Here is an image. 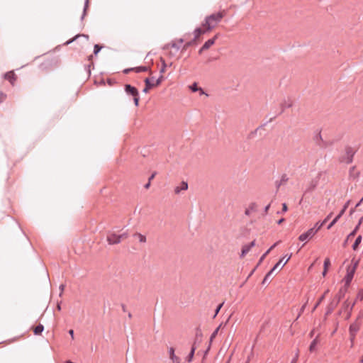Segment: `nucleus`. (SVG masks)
<instances>
[{
    "mask_svg": "<svg viewBox=\"0 0 363 363\" xmlns=\"http://www.w3.org/2000/svg\"><path fill=\"white\" fill-rule=\"evenodd\" d=\"M352 303H350L348 300H346L343 302L342 305V308L340 310L338 314L340 315L343 311H348V309L350 308Z\"/></svg>",
    "mask_w": 363,
    "mask_h": 363,
    "instance_id": "22",
    "label": "nucleus"
},
{
    "mask_svg": "<svg viewBox=\"0 0 363 363\" xmlns=\"http://www.w3.org/2000/svg\"><path fill=\"white\" fill-rule=\"evenodd\" d=\"M269 208H270V203H269L267 206H265V208L264 209V213L265 214H267L268 213Z\"/></svg>",
    "mask_w": 363,
    "mask_h": 363,
    "instance_id": "63",
    "label": "nucleus"
},
{
    "mask_svg": "<svg viewBox=\"0 0 363 363\" xmlns=\"http://www.w3.org/2000/svg\"><path fill=\"white\" fill-rule=\"evenodd\" d=\"M251 250V248L249 247L248 244L247 245H244L242 247V250H241V255L240 256L242 257L244 256H245L248 252L249 251Z\"/></svg>",
    "mask_w": 363,
    "mask_h": 363,
    "instance_id": "31",
    "label": "nucleus"
},
{
    "mask_svg": "<svg viewBox=\"0 0 363 363\" xmlns=\"http://www.w3.org/2000/svg\"><path fill=\"white\" fill-rule=\"evenodd\" d=\"M164 77L162 74H160V76L157 79L155 83H153L155 84V86H159L163 81Z\"/></svg>",
    "mask_w": 363,
    "mask_h": 363,
    "instance_id": "41",
    "label": "nucleus"
},
{
    "mask_svg": "<svg viewBox=\"0 0 363 363\" xmlns=\"http://www.w3.org/2000/svg\"><path fill=\"white\" fill-rule=\"evenodd\" d=\"M298 355H299V352H298V350H297V352H296L295 356L292 359L291 363H297Z\"/></svg>",
    "mask_w": 363,
    "mask_h": 363,
    "instance_id": "48",
    "label": "nucleus"
},
{
    "mask_svg": "<svg viewBox=\"0 0 363 363\" xmlns=\"http://www.w3.org/2000/svg\"><path fill=\"white\" fill-rule=\"evenodd\" d=\"M134 237H138V239H139V241L140 242H146V237L143 235H142L141 233H135L134 235H133Z\"/></svg>",
    "mask_w": 363,
    "mask_h": 363,
    "instance_id": "34",
    "label": "nucleus"
},
{
    "mask_svg": "<svg viewBox=\"0 0 363 363\" xmlns=\"http://www.w3.org/2000/svg\"><path fill=\"white\" fill-rule=\"evenodd\" d=\"M330 265V259L325 258V259L324 260V264H323V267H324L323 269H328Z\"/></svg>",
    "mask_w": 363,
    "mask_h": 363,
    "instance_id": "44",
    "label": "nucleus"
},
{
    "mask_svg": "<svg viewBox=\"0 0 363 363\" xmlns=\"http://www.w3.org/2000/svg\"><path fill=\"white\" fill-rule=\"evenodd\" d=\"M169 357L172 363H181V359L175 354V350L170 347L168 350Z\"/></svg>",
    "mask_w": 363,
    "mask_h": 363,
    "instance_id": "12",
    "label": "nucleus"
},
{
    "mask_svg": "<svg viewBox=\"0 0 363 363\" xmlns=\"http://www.w3.org/2000/svg\"><path fill=\"white\" fill-rule=\"evenodd\" d=\"M318 342V337H316L310 344V346H309L310 352H312L315 351Z\"/></svg>",
    "mask_w": 363,
    "mask_h": 363,
    "instance_id": "30",
    "label": "nucleus"
},
{
    "mask_svg": "<svg viewBox=\"0 0 363 363\" xmlns=\"http://www.w3.org/2000/svg\"><path fill=\"white\" fill-rule=\"evenodd\" d=\"M357 265V262H355L354 264L352 267H348V269L347 270V274L344 278V280L345 282V284L344 286H347V288L348 286L350 284V283L353 279Z\"/></svg>",
    "mask_w": 363,
    "mask_h": 363,
    "instance_id": "5",
    "label": "nucleus"
},
{
    "mask_svg": "<svg viewBox=\"0 0 363 363\" xmlns=\"http://www.w3.org/2000/svg\"><path fill=\"white\" fill-rule=\"evenodd\" d=\"M124 89L127 94L133 96L134 104L135 106H138L140 100L138 90L130 84H125Z\"/></svg>",
    "mask_w": 363,
    "mask_h": 363,
    "instance_id": "3",
    "label": "nucleus"
},
{
    "mask_svg": "<svg viewBox=\"0 0 363 363\" xmlns=\"http://www.w3.org/2000/svg\"><path fill=\"white\" fill-rule=\"evenodd\" d=\"M161 62L162 63V67H161V69L160 70V72L161 74H162L165 72V69H166L167 65L165 63L164 60L162 57H161Z\"/></svg>",
    "mask_w": 363,
    "mask_h": 363,
    "instance_id": "40",
    "label": "nucleus"
},
{
    "mask_svg": "<svg viewBox=\"0 0 363 363\" xmlns=\"http://www.w3.org/2000/svg\"><path fill=\"white\" fill-rule=\"evenodd\" d=\"M102 46L99 45V44H96L94 47V55H98V53L101 51V50L102 49Z\"/></svg>",
    "mask_w": 363,
    "mask_h": 363,
    "instance_id": "39",
    "label": "nucleus"
},
{
    "mask_svg": "<svg viewBox=\"0 0 363 363\" xmlns=\"http://www.w3.org/2000/svg\"><path fill=\"white\" fill-rule=\"evenodd\" d=\"M188 189V184L186 182L182 181L179 186L175 187L174 193L179 194L181 191H185Z\"/></svg>",
    "mask_w": 363,
    "mask_h": 363,
    "instance_id": "19",
    "label": "nucleus"
},
{
    "mask_svg": "<svg viewBox=\"0 0 363 363\" xmlns=\"http://www.w3.org/2000/svg\"><path fill=\"white\" fill-rule=\"evenodd\" d=\"M292 102L291 101H289V102H286V101H284V103L281 104V113L286 109V108H291L292 106Z\"/></svg>",
    "mask_w": 363,
    "mask_h": 363,
    "instance_id": "33",
    "label": "nucleus"
},
{
    "mask_svg": "<svg viewBox=\"0 0 363 363\" xmlns=\"http://www.w3.org/2000/svg\"><path fill=\"white\" fill-rule=\"evenodd\" d=\"M107 242L109 245H116L120 243L118 235L115 233H110L107 235Z\"/></svg>",
    "mask_w": 363,
    "mask_h": 363,
    "instance_id": "11",
    "label": "nucleus"
},
{
    "mask_svg": "<svg viewBox=\"0 0 363 363\" xmlns=\"http://www.w3.org/2000/svg\"><path fill=\"white\" fill-rule=\"evenodd\" d=\"M219 33L215 35L212 38L208 39L205 43L203 45V49H209L216 42V40L218 39L219 36Z\"/></svg>",
    "mask_w": 363,
    "mask_h": 363,
    "instance_id": "15",
    "label": "nucleus"
},
{
    "mask_svg": "<svg viewBox=\"0 0 363 363\" xmlns=\"http://www.w3.org/2000/svg\"><path fill=\"white\" fill-rule=\"evenodd\" d=\"M107 83H108V84L109 86H113V84H115L116 83V82L114 79H107Z\"/></svg>",
    "mask_w": 363,
    "mask_h": 363,
    "instance_id": "56",
    "label": "nucleus"
},
{
    "mask_svg": "<svg viewBox=\"0 0 363 363\" xmlns=\"http://www.w3.org/2000/svg\"><path fill=\"white\" fill-rule=\"evenodd\" d=\"M288 180H289V177H287V175L286 174H282L281 179L279 181H276V182H275L277 189L278 190L279 189V187L282 184H285Z\"/></svg>",
    "mask_w": 363,
    "mask_h": 363,
    "instance_id": "20",
    "label": "nucleus"
},
{
    "mask_svg": "<svg viewBox=\"0 0 363 363\" xmlns=\"http://www.w3.org/2000/svg\"><path fill=\"white\" fill-rule=\"evenodd\" d=\"M316 233L317 230H315V228H310L306 232L300 235L298 237V240L300 241H305L309 240L312 238L315 235Z\"/></svg>",
    "mask_w": 363,
    "mask_h": 363,
    "instance_id": "7",
    "label": "nucleus"
},
{
    "mask_svg": "<svg viewBox=\"0 0 363 363\" xmlns=\"http://www.w3.org/2000/svg\"><path fill=\"white\" fill-rule=\"evenodd\" d=\"M44 330V326L42 324L38 325L35 328L33 329V333L35 335H41Z\"/></svg>",
    "mask_w": 363,
    "mask_h": 363,
    "instance_id": "26",
    "label": "nucleus"
},
{
    "mask_svg": "<svg viewBox=\"0 0 363 363\" xmlns=\"http://www.w3.org/2000/svg\"><path fill=\"white\" fill-rule=\"evenodd\" d=\"M355 304V302H353L350 306V308L348 309V311H345V313H347V315H346V317H345V319H349L352 315V309H353V307Z\"/></svg>",
    "mask_w": 363,
    "mask_h": 363,
    "instance_id": "38",
    "label": "nucleus"
},
{
    "mask_svg": "<svg viewBox=\"0 0 363 363\" xmlns=\"http://www.w3.org/2000/svg\"><path fill=\"white\" fill-rule=\"evenodd\" d=\"M288 210V207H287V205L284 203H282V210H281V212H286Z\"/></svg>",
    "mask_w": 363,
    "mask_h": 363,
    "instance_id": "58",
    "label": "nucleus"
},
{
    "mask_svg": "<svg viewBox=\"0 0 363 363\" xmlns=\"http://www.w3.org/2000/svg\"><path fill=\"white\" fill-rule=\"evenodd\" d=\"M223 303H222L219 304V305L217 306V308H216V311H215V314H214V315H213V318H215V317L218 315V313H219V311H220V310L221 309V308L223 307Z\"/></svg>",
    "mask_w": 363,
    "mask_h": 363,
    "instance_id": "46",
    "label": "nucleus"
},
{
    "mask_svg": "<svg viewBox=\"0 0 363 363\" xmlns=\"http://www.w3.org/2000/svg\"><path fill=\"white\" fill-rule=\"evenodd\" d=\"M323 223H320V222H318L315 223V226L313 228H315V230H317V232L322 228V226L323 225Z\"/></svg>",
    "mask_w": 363,
    "mask_h": 363,
    "instance_id": "47",
    "label": "nucleus"
},
{
    "mask_svg": "<svg viewBox=\"0 0 363 363\" xmlns=\"http://www.w3.org/2000/svg\"><path fill=\"white\" fill-rule=\"evenodd\" d=\"M337 305L338 303L333 299L327 306L325 315L331 314Z\"/></svg>",
    "mask_w": 363,
    "mask_h": 363,
    "instance_id": "16",
    "label": "nucleus"
},
{
    "mask_svg": "<svg viewBox=\"0 0 363 363\" xmlns=\"http://www.w3.org/2000/svg\"><path fill=\"white\" fill-rule=\"evenodd\" d=\"M6 98V94L0 91V104L3 102Z\"/></svg>",
    "mask_w": 363,
    "mask_h": 363,
    "instance_id": "50",
    "label": "nucleus"
},
{
    "mask_svg": "<svg viewBox=\"0 0 363 363\" xmlns=\"http://www.w3.org/2000/svg\"><path fill=\"white\" fill-rule=\"evenodd\" d=\"M202 336H203V335H202L201 330L199 328H197L196 330V337H195V340H194V342H196V344L198 342H200L201 340Z\"/></svg>",
    "mask_w": 363,
    "mask_h": 363,
    "instance_id": "29",
    "label": "nucleus"
},
{
    "mask_svg": "<svg viewBox=\"0 0 363 363\" xmlns=\"http://www.w3.org/2000/svg\"><path fill=\"white\" fill-rule=\"evenodd\" d=\"M274 271V269H273V268L265 275L263 281H262V284H268L270 282V277L273 273V272Z\"/></svg>",
    "mask_w": 363,
    "mask_h": 363,
    "instance_id": "27",
    "label": "nucleus"
},
{
    "mask_svg": "<svg viewBox=\"0 0 363 363\" xmlns=\"http://www.w3.org/2000/svg\"><path fill=\"white\" fill-rule=\"evenodd\" d=\"M128 237V234L127 232H124V233L118 235L120 242H121V240L126 239Z\"/></svg>",
    "mask_w": 363,
    "mask_h": 363,
    "instance_id": "43",
    "label": "nucleus"
},
{
    "mask_svg": "<svg viewBox=\"0 0 363 363\" xmlns=\"http://www.w3.org/2000/svg\"><path fill=\"white\" fill-rule=\"evenodd\" d=\"M134 71L137 73L147 72L150 69V67L147 66H140L133 67Z\"/></svg>",
    "mask_w": 363,
    "mask_h": 363,
    "instance_id": "28",
    "label": "nucleus"
},
{
    "mask_svg": "<svg viewBox=\"0 0 363 363\" xmlns=\"http://www.w3.org/2000/svg\"><path fill=\"white\" fill-rule=\"evenodd\" d=\"M220 327V326H218V328H217L213 331V333L211 334V337H210L211 341V340H213V339L216 336V335H217V333H218V330H219Z\"/></svg>",
    "mask_w": 363,
    "mask_h": 363,
    "instance_id": "49",
    "label": "nucleus"
},
{
    "mask_svg": "<svg viewBox=\"0 0 363 363\" xmlns=\"http://www.w3.org/2000/svg\"><path fill=\"white\" fill-rule=\"evenodd\" d=\"M257 211V204L255 202L251 203L248 208L245 209V214L246 216H250L252 212H256Z\"/></svg>",
    "mask_w": 363,
    "mask_h": 363,
    "instance_id": "17",
    "label": "nucleus"
},
{
    "mask_svg": "<svg viewBox=\"0 0 363 363\" xmlns=\"http://www.w3.org/2000/svg\"><path fill=\"white\" fill-rule=\"evenodd\" d=\"M329 292V289H327L324 294L318 298L317 303L315 304L314 307L313 308L312 312H313L318 306L321 303V302L325 299L326 294Z\"/></svg>",
    "mask_w": 363,
    "mask_h": 363,
    "instance_id": "24",
    "label": "nucleus"
},
{
    "mask_svg": "<svg viewBox=\"0 0 363 363\" xmlns=\"http://www.w3.org/2000/svg\"><path fill=\"white\" fill-rule=\"evenodd\" d=\"M177 52H176L174 50H172V49H170L168 55L170 57H174L177 55Z\"/></svg>",
    "mask_w": 363,
    "mask_h": 363,
    "instance_id": "54",
    "label": "nucleus"
},
{
    "mask_svg": "<svg viewBox=\"0 0 363 363\" xmlns=\"http://www.w3.org/2000/svg\"><path fill=\"white\" fill-rule=\"evenodd\" d=\"M184 43L183 38L177 39L164 45V50H174L176 52H178L180 49V44Z\"/></svg>",
    "mask_w": 363,
    "mask_h": 363,
    "instance_id": "4",
    "label": "nucleus"
},
{
    "mask_svg": "<svg viewBox=\"0 0 363 363\" xmlns=\"http://www.w3.org/2000/svg\"><path fill=\"white\" fill-rule=\"evenodd\" d=\"M359 228V226L356 225L354 229L348 235L347 239H349L351 237H354L355 235V234L357 233Z\"/></svg>",
    "mask_w": 363,
    "mask_h": 363,
    "instance_id": "45",
    "label": "nucleus"
},
{
    "mask_svg": "<svg viewBox=\"0 0 363 363\" xmlns=\"http://www.w3.org/2000/svg\"><path fill=\"white\" fill-rule=\"evenodd\" d=\"M196 43L194 40H191L189 42H186L184 45H183V48H182V50H186L188 48H189L190 46L196 44Z\"/></svg>",
    "mask_w": 363,
    "mask_h": 363,
    "instance_id": "36",
    "label": "nucleus"
},
{
    "mask_svg": "<svg viewBox=\"0 0 363 363\" xmlns=\"http://www.w3.org/2000/svg\"><path fill=\"white\" fill-rule=\"evenodd\" d=\"M363 318V310L360 311L358 315H357V318L355 320H358V321H360V320Z\"/></svg>",
    "mask_w": 363,
    "mask_h": 363,
    "instance_id": "55",
    "label": "nucleus"
},
{
    "mask_svg": "<svg viewBox=\"0 0 363 363\" xmlns=\"http://www.w3.org/2000/svg\"><path fill=\"white\" fill-rule=\"evenodd\" d=\"M361 322L358 320H355L354 323H351L349 328V334L353 335H357V333L360 329Z\"/></svg>",
    "mask_w": 363,
    "mask_h": 363,
    "instance_id": "8",
    "label": "nucleus"
},
{
    "mask_svg": "<svg viewBox=\"0 0 363 363\" xmlns=\"http://www.w3.org/2000/svg\"><path fill=\"white\" fill-rule=\"evenodd\" d=\"M208 33H209V32H208V30H206V27H203L201 26V27L196 28L193 32L194 37L192 40H194L196 43V41L199 38L200 35Z\"/></svg>",
    "mask_w": 363,
    "mask_h": 363,
    "instance_id": "9",
    "label": "nucleus"
},
{
    "mask_svg": "<svg viewBox=\"0 0 363 363\" xmlns=\"http://www.w3.org/2000/svg\"><path fill=\"white\" fill-rule=\"evenodd\" d=\"M321 176V173H318V176L313 179L310 184H308V186L306 188V191H304V195L308 194V193H310V192H312L313 191H314L315 189V188L317 187L318 184V182H319V179H320V177Z\"/></svg>",
    "mask_w": 363,
    "mask_h": 363,
    "instance_id": "6",
    "label": "nucleus"
},
{
    "mask_svg": "<svg viewBox=\"0 0 363 363\" xmlns=\"http://www.w3.org/2000/svg\"><path fill=\"white\" fill-rule=\"evenodd\" d=\"M225 11H222L206 16L202 23V26L206 27V30H208V32L211 31L218 25L222 18L225 16Z\"/></svg>",
    "mask_w": 363,
    "mask_h": 363,
    "instance_id": "1",
    "label": "nucleus"
},
{
    "mask_svg": "<svg viewBox=\"0 0 363 363\" xmlns=\"http://www.w3.org/2000/svg\"><path fill=\"white\" fill-rule=\"evenodd\" d=\"M134 71L133 67V68H127L123 70V72L125 74H128L130 72Z\"/></svg>",
    "mask_w": 363,
    "mask_h": 363,
    "instance_id": "60",
    "label": "nucleus"
},
{
    "mask_svg": "<svg viewBox=\"0 0 363 363\" xmlns=\"http://www.w3.org/2000/svg\"><path fill=\"white\" fill-rule=\"evenodd\" d=\"M337 222H335L333 219V221L328 225L327 229H330Z\"/></svg>",
    "mask_w": 363,
    "mask_h": 363,
    "instance_id": "59",
    "label": "nucleus"
},
{
    "mask_svg": "<svg viewBox=\"0 0 363 363\" xmlns=\"http://www.w3.org/2000/svg\"><path fill=\"white\" fill-rule=\"evenodd\" d=\"M89 5V0H85L83 13H82V16L81 18L82 20L84 19V16L86 15V11L88 9Z\"/></svg>",
    "mask_w": 363,
    "mask_h": 363,
    "instance_id": "35",
    "label": "nucleus"
},
{
    "mask_svg": "<svg viewBox=\"0 0 363 363\" xmlns=\"http://www.w3.org/2000/svg\"><path fill=\"white\" fill-rule=\"evenodd\" d=\"M284 257H283L282 259H281L272 268L273 269H277L279 267H280V265L282 264V261L284 259Z\"/></svg>",
    "mask_w": 363,
    "mask_h": 363,
    "instance_id": "53",
    "label": "nucleus"
},
{
    "mask_svg": "<svg viewBox=\"0 0 363 363\" xmlns=\"http://www.w3.org/2000/svg\"><path fill=\"white\" fill-rule=\"evenodd\" d=\"M291 255H289L287 257V258H286V261L283 263V264L281 265V268H282V267H284V265L288 262V261L291 259Z\"/></svg>",
    "mask_w": 363,
    "mask_h": 363,
    "instance_id": "62",
    "label": "nucleus"
},
{
    "mask_svg": "<svg viewBox=\"0 0 363 363\" xmlns=\"http://www.w3.org/2000/svg\"><path fill=\"white\" fill-rule=\"evenodd\" d=\"M196 342H194L191 346V351L189 352V354H188V356L186 357V361L188 362V363H190L192 362L193 360V358H194V353H195V350H196Z\"/></svg>",
    "mask_w": 363,
    "mask_h": 363,
    "instance_id": "18",
    "label": "nucleus"
},
{
    "mask_svg": "<svg viewBox=\"0 0 363 363\" xmlns=\"http://www.w3.org/2000/svg\"><path fill=\"white\" fill-rule=\"evenodd\" d=\"M362 235H359L357 237L354 244L352 245V249L354 250H355L357 248L358 245L362 242Z\"/></svg>",
    "mask_w": 363,
    "mask_h": 363,
    "instance_id": "32",
    "label": "nucleus"
},
{
    "mask_svg": "<svg viewBox=\"0 0 363 363\" xmlns=\"http://www.w3.org/2000/svg\"><path fill=\"white\" fill-rule=\"evenodd\" d=\"M347 291V286L341 287L333 299L339 303L340 301H341V299L343 298L344 296H345Z\"/></svg>",
    "mask_w": 363,
    "mask_h": 363,
    "instance_id": "13",
    "label": "nucleus"
},
{
    "mask_svg": "<svg viewBox=\"0 0 363 363\" xmlns=\"http://www.w3.org/2000/svg\"><path fill=\"white\" fill-rule=\"evenodd\" d=\"M356 151L353 149V147L347 146L345 147V155L340 158V161L346 164H350L353 161V157Z\"/></svg>",
    "mask_w": 363,
    "mask_h": 363,
    "instance_id": "2",
    "label": "nucleus"
},
{
    "mask_svg": "<svg viewBox=\"0 0 363 363\" xmlns=\"http://www.w3.org/2000/svg\"><path fill=\"white\" fill-rule=\"evenodd\" d=\"M314 141L320 148H326L328 145V143L323 140L320 132L314 137Z\"/></svg>",
    "mask_w": 363,
    "mask_h": 363,
    "instance_id": "10",
    "label": "nucleus"
},
{
    "mask_svg": "<svg viewBox=\"0 0 363 363\" xmlns=\"http://www.w3.org/2000/svg\"><path fill=\"white\" fill-rule=\"evenodd\" d=\"M271 249H268L259 258L257 265L260 264L263 260L265 259V257L267 256V255L270 252Z\"/></svg>",
    "mask_w": 363,
    "mask_h": 363,
    "instance_id": "37",
    "label": "nucleus"
},
{
    "mask_svg": "<svg viewBox=\"0 0 363 363\" xmlns=\"http://www.w3.org/2000/svg\"><path fill=\"white\" fill-rule=\"evenodd\" d=\"M355 169H356V167L355 166H352V167H351L350 168L349 177L350 178L356 179V178H357L359 177V172H356Z\"/></svg>",
    "mask_w": 363,
    "mask_h": 363,
    "instance_id": "23",
    "label": "nucleus"
},
{
    "mask_svg": "<svg viewBox=\"0 0 363 363\" xmlns=\"http://www.w3.org/2000/svg\"><path fill=\"white\" fill-rule=\"evenodd\" d=\"M357 299L362 301L363 299V289L359 291L357 295Z\"/></svg>",
    "mask_w": 363,
    "mask_h": 363,
    "instance_id": "52",
    "label": "nucleus"
},
{
    "mask_svg": "<svg viewBox=\"0 0 363 363\" xmlns=\"http://www.w3.org/2000/svg\"><path fill=\"white\" fill-rule=\"evenodd\" d=\"M145 86L143 90V92L147 93L150 89L155 86V84L153 83L150 82V80L149 78H146L145 79Z\"/></svg>",
    "mask_w": 363,
    "mask_h": 363,
    "instance_id": "21",
    "label": "nucleus"
},
{
    "mask_svg": "<svg viewBox=\"0 0 363 363\" xmlns=\"http://www.w3.org/2000/svg\"><path fill=\"white\" fill-rule=\"evenodd\" d=\"M80 37H84L85 38L86 40L89 39V35H85V34H77L73 38L67 40L65 45H69L70 43H72V42L75 41L77 38H80Z\"/></svg>",
    "mask_w": 363,
    "mask_h": 363,
    "instance_id": "25",
    "label": "nucleus"
},
{
    "mask_svg": "<svg viewBox=\"0 0 363 363\" xmlns=\"http://www.w3.org/2000/svg\"><path fill=\"white\" fill-rule=\"evenodd\" d=\"M332 216V213H330L328 216H327V217L322 221V223H323V224H325L331 217Z\"/></svg>",
    "mask_w": 363,
    "mask_h": 363,
    "instance_id": "61",
    "label": "nucleus"
},
{
    "mask_svg": "<svg viewBox=\"0 0 363 363\" xmlns=\"http://www.w3.org/2000/svg\"><path fill=\"white\" fill-rule=\"evenodd\" d=\"M355 337H356V335L352 336V335H350V340L351 342L350 347H354V342Z\"/></svg>",
    "mask_w": 363,
    "mask_h": 363,
    "instance_id": "51",
    "label": "nucleus"
},
{
    "mask_svg": "<svg viewBox=\"0 0 363 363\" xmlns=\"http://www.w3.org/2000/svg\"><path fill=\"white\" fill-rule=\"evenodd\" d=\"M190 89L191 90V91L193 92H196V91H198L199 88L200 87H198L197 86V84L196 82H194V84H192L191 86H190Z\"/></svg>",
    "mask_w": 363,
    "mask_h": 363,
    "instance_id": "42",
    "label": "nucleus"
},
{
    "mask_svg": "<svg viewBox=\"0 0 363 363\" xmlns=\"http://www.w3.org/2000/svg\"><path fill=\"white\" fill-rule=\"evenodd\" d=\"M4 77L6 80H8L11 85H14L17 77L13 71H9L4 74Z\"/></svg>",
    "mask_w": 363,
    "mask_h": 363,
    "instance_id": "14",
    "label": "nucleus"
},
{
    "mask_svg": "<svg viewBox=\"0 0 363 363\" xmlns=\"http://www.w3.org/2000/svg\"><path fill=\"white\" fill-rule=\"evenodd\" d=\"M306 306V303L303 304L302 306V307L301 308L298 315L297 317V319L301 316V313L304 311Z\"/></svg>",
    "mask_w": 363,
    "mask_h": 363,
    "instance_id": "57",
    "label": "nucleus"
},
{
    "mask_svg": "<svg viewBox=\"0 0 363 363\" xmlns=\"http://www.w3.org/2000/svg\"><path fill=\"white\" fill-rule=\"evenodd\" d=\"M156 174H157V173H156L155 172H153V173L151 174V176L149 177L148 182H151V180H152V179H153L155 178V177Z\"/></svg>",
    "mask_w": 363,
    "mask_h": 363,
    "instance_id": "64",
    "label": "nucleus"
}]
</instances>
